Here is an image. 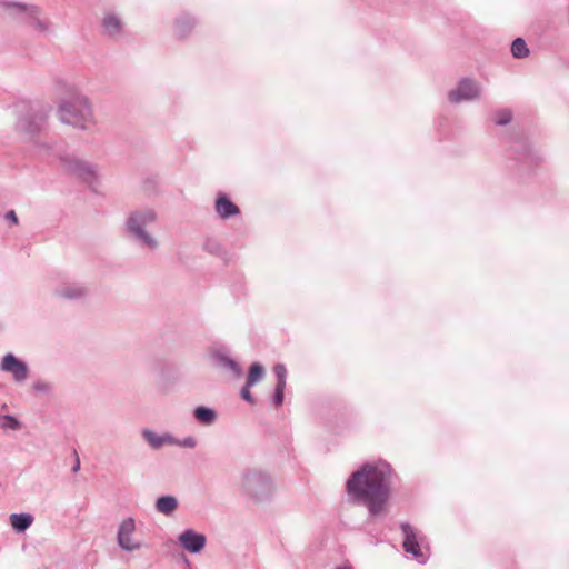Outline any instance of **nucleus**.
<instances>
[{
    "mask_svg": "<svg viewBox=\"0 0 569 569\" xmlns=\"http://www.w3.org/2000/svg\"><path fill=\"white\" fill-rule=\"evenodd\" d=\"M388 476L386 469L365 466L349 478L347 490L366 505L371 515L377 516L385 510L389 498Z\"/></svg>",
    "mask_w": 569,
    "mask_h": 569,
    "instance_id": "1",
    "label": "nucleus"
},
{
    "mask_svg": "<svg viewBox=\"0 0 569 569\" xmlns=\"http://www.w3.org/2000/svg\"><path fill=\"white\" fill-rule=\"evenodd\" d=\"M60 119L73 126H84L91 118V108L84 98L73 97L59 109Z\"/></svg>",
    "mask_w": 569,
    "mask_h": 569,
    "instance_id": "2",
    "label": "nucleus"
},
{
    "mask_svg": "<svg viewBox=\"0 0 569 569\" xmlns=\"http://www.w3.org/2000/svg\"><path fill=\"white\" fill-rule=\"evenodd\" d=\"M136 522L132 518L124 519L118 530V543L127 551L139 550L142 543L134 539Z\"/></svg>",
    "mask_w": 569,
    "mask_h": 569,
    "instance_id": "3",
    "label": "nucleus"
},
{
    "mask_svg": "<svg viewBox=\"0 0 569 569\" xmlns=\"http://www.w3.org/2000/svg\"><path fill=\"white\" fill-rule=\"evenodd\" d=\"M7 8L10 16L17 17L23 22H34V24L40 30L47 29V24L39 19L41 11L38 7H27L20 3H11L7 4Z\"/></svg>",
    "mask_w": 569,
    "mask_h": 569,
    "instance_id": "4",
    "label": "nucleus"
},
{
    "mask_svg": "<svg viewBox=\"0 0 569 569\" xmlns=\"http://www.w3.org/2000/svg\"><path fill=\"white\" fill-rule=\"evenodd\" d=\"M154 220V214L151 211L134 213L128 221V227L132 232H136L147 246L153 248L156 241L148 234L143 233L141 227Z\"/></svg>",
    "mask_w": 569,
    "mask_h": 569,
    "instance_id": "5",
    "label": "nucleus"
},
{
    "mask_svg": "<svg viewBox=\"0 0 569 569\" xmlns=\"http://www.w3.org/2000/svg\"><path fill=\"white\" fill-rule=\"evenodd\" d=\"M479 93L480 90L476 82L462 80L456 89L449 92V100L455 103L463 100H472L477 98Z\"/></svg>",
    "mask_w": 569,
    "mask_h": 569,
    "instance_id": "6",
    "label": "nucleus"
},
{
    "mask_svg": "<svg viewBox=\"0 0 569 569\" xmlns=\"http://www.w3.org/2000/svg\"><path fill=\"white\" fill-rule=\"evenodd\" d=\"M1 369L11 372L17 381H22L27 378V366L11 353L3 357Z\"/></svg>",
    "mask_w": 569,
    "mask_h": 569,
    "instance_id": "7",
    "label": "nucleus"
},
{
    "mask_svg": "<svg viewBox=\"0 0 569 569\" xmlns=\"http://www.w3.org/2000/svg\"><path fill=\"white\" fill-rule=\"evenodd\" d=\"M179 541L186 550L190 552H199L204 547L206 537L203 535L196 533L192 530H187L180 535Z\"/></svg>",
    "mask_w": 569,
    "mask_h": 569,
    "instance_id": "8",
    "label": "nucleus"
},
{
    "mask_svg": "<svg viewBox=\"0 0 569 569\" xmlns=\"http://www.w3.org/2000/svg\"><path fill=\"white\" fill-rule=\"evenodd\" d=\"M405 540H403V548L407 552L412 553L415 557H419L421 555L420 547L417 541L416 533L410 525H402L401 526Z\"/></svg>",
    "mask_w": 569,
    "mask_h": 569,
    "instance_id": "9",
    "label": "nucleus"
},
{
    "mask_svg": "<svg viewBox=\"0 0 569 569\" xmlns=\"http://www.w3.org/2000/svg\"><path fill=\"white\" fill-rule=\"evenodd\" d=\"M216 210L218 214L227 219L239 213V208L231 202L226 196H219L216 200Z\"/></svg>",
    "mask_w": 569,
    "mask_h": 569,
    "instance_id": "10",
    "label": "nucleus"
},
{
    "mask_svg": "<svg viewBox=\"0 0 569 569\" xmlns=\"http://www.w3.org/2000/svg\"><path fill=\"white\" fill-rule=\"evenodd\" d=\"M178 507V501L172 496L160 497L156 502V508L160 513L171 515Z\"/></svg>",
    "mask_w": 569,
    "mask_h": 569,
    "instance_id": "11",
    "label": "nucleus"
},
{
    "mask_svg": "<svg viewBox=\"0 0 569 569\" xmlns=\"http://www.w3.org/2000/svg\"><path fill=\"white\" fill-rule=\"evenodd\" d=\"M32 517L27 513H13L10 516V523L17 531L26 530L32 523Z\"/></svg>",
    "mask_w": 569,
    "mask_h": 569,
    "instance_id": "12",
    "label": "nucleus"
},
{
    "mask_svg": "<svg viewBox=\"0 0 569 569\" xmlns=\"http://www.w3.org/2000/svg\"><path fill=\"white\" fill-rule=\"evenodd\" d=\"M264 375V369L260 363H252L247 377V387H252L259 382Z\"/></svg>",
    "mask_w": 569,
    "mask_h": 569,
    "instance_id": "13",
    "label": "nucleus"
},
{
    "mask_svg": "<svg viewBox=\"0 0 569 569\" xmlns=\"http://www.w3.org/2000/svg\"><path fill=\"white\" fill-rule=\"evenodd\" d=\"M511 52L515 58H525L529 50L523 39L517 38L511 44Z\"/></svg>",
    "mask_w": 569,
    "mask_h": 569,
    "instance_id": "14",
    "label": "nucleus"
},
{
    "mask_svg": "<svg viewBox=\"0 0 569 569\" xmlns=\"http://www.w3.org/2000/svg\"><path fill=\"white\" fill-rule=\"evenodd\" d=\"M194 416L200 422L206 425L211 423L216 418L214 412L204 407H198L194 411Z\"/></svg>",
    "mask_w": 569,
    "mask_h": 569,
    "instance_id": "15",
    "label": "nucleus"
},
{
    "mask_svg": "<svg viewBox=\"0 0 569 569\" xmlns=\"http://www.w3.org/2000/svg\"><path fill=\"white\" fill-rule=\"evenodd\" d=\"M104 27L110 33H116L120 30V21L113 16L107 17Z\"/></svg>",
    "mask_w": 569,
    "mask_h": 569,
    "instance_id": "16",
    "label": "nucleus"
},
{
    "mask_svg": "<svg viewBox=\"0 0 569 569\" xmlns=\"http://www.w3.org/2000/svg\"><path fill=\"white\" fill-rule=\"evenodd\" d=\"M144 437L153 448H159L167 441L164 438L156 436L151 431H144Z\"/></svg>",
    "mask_w": 569,
    "mask_h": 569,
    "instance_id": "17",
    "label": "nucleus"
},
{
    "mask_svg": "<svg viewBox=\"0 0 569 569\" xmlns=\"http://www.w3.org/2000/svg\"><path fill=\"white\" fill-rule=\"evenodd\" d=\"M273 371L278 379L277 385H286V367L283 365H276Z\"/></svg>",
    "mask_w": 569,
    "mask_h": 569,
    "instance_id": "18",
    "label": "nucleus"
},
{
    "mask_svg": "<svg viewBox=\"0 0 569 569\" xmlns=\"http://www.w3.org/2000/svg\"><path fill=\"white\" fill-rule=\"evenodd\" d=\"M1 427L4 429H17L19 428V422L11 416H4L1 420Z\"/></svg>",
    "mask_w": 569,
    "mask_h": 569,
    "instance_id": "19",
    "label": "nucleus"
},
{
    "mask_svg": "<svg viewBox=\"0 0 569 569\" xmlns=\"http://www.w3.org/2000/svg\"><path fill=\"white\" fill-rule=\"evenodd\" d=\"M286 385H277L276 391L273 396V402L277 407L281 406L283 402V391H284Z\"/></svg>",
    "mask_w": 569,
    "mask_h": 569,
    "instance_id": "20",
    "label": "nucleus"
},
{
    "mask_svg": "<svg viewBox=\"0 0 569 569\" xmlns=\"http://www.w3.org/2000/svg\"><path fill=\"white\" fill-rule=\"evenodd\" d=\"M511 120V113L508 110L500 111L497 113L496 122L498 124H506Z\"/></svg>",
    "mask_w": 569,
    "mask_h": 569,
    "instance_id": "21",
    "label": "nucleus"
},
{
    "mask_svg": "<svg viewBox=\"0 0 569 569\" xmlns=\"http://www.w3.org/2000/svg\"><path fill=\"white\" fill-rule=\"evenodd\" d=\"M249 388H250V387H247V385L244 386V388H243V389H242V391H241V397H242L246 401H248V402H250V403H253L254 401H253V398H252L251 392L249 391Z\"/></svg>",
    "mask_w": 569,
    "mask_h": 569,
    "instance_id": "22",
    "label": "nucleus"
},
{
    "mask_svg": "<svg viewBox=\"0 0 569 569\" xmlns=\"http://www.w3.org/2000/svg\"><path fill=\"white\" fill-rule=\"evenodd\" d=\"M6 218L8 220H10L13 224H18L19 220H18V217L16 214V212L13 210H10L7 214H6Z\"/></svg>",
    "mask_w": 569,
    "mask_h": 569,
    "instance_id": "23",
    "label": "nucleus"
},
{
    "mask_svg": "<svg viewBox=\"0 0 569 569\" xmlns=\"http://www.w3.org/2000/svg\"><path fill=\"white\" fill-rule=\"evenodd\" d=\"M73 453H74V457H76V463L73 465L72 471L73 472H78L79 469H80V459H79V456H78L76 450L73 451Z\"/></svg>",
    "mask_w": 569,
    "mask_h": 569,
    "instance_id": "24",
    "label": "nucleus"
},
{
    "mask_svg": "<svg viewBox=\"0 0 569 569\" xmlns=\"http://www.w3.org/2000/svg\"><path fill=\"white\" fill-rule=\"evenodd\" d=\"M183 445L186 447H193L196 445L194 440L192 438H188L184 440Z\"/></svg>",
    "mask_w": 569,
    "mask_h": 569,
    "instance_id": "25",
    "label": "nucleus"
},
{
    "mask_svg": "<svg viewBox=\"0 0 569 569\" xmlns=\"http://www.w3.org/2000/svg\"><path fill=\"white\" fill-rule=\"evenodd\" d=\"M229 363H230V367H231V368L237 372V375L239 376V375L241 373V371H240V369H239L238 365H237L236 362H233V361H230Z\"/></svg>",
    "mask_w": 569,
    "mask_h": 569,
    "instance_id": "26",
    "label": "nucleus"
},
{
    "mask_svg": "<svg viewBox=\"0 0 569 569\" xmlns=\"http://www.w3.org/2000/svg\"><path fill=\"white\" fill-rule=\"evenodd\" d=\"M340 569H349V568L345 567V568H340Z\"/></svg>",
    "mask_w": 569,
    "mask_h": 569,
    "instance_id": "27",
    "label": "nucleus"
}]
</instances>
